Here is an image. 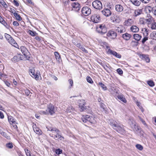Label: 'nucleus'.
Returning <instances> with one entry per match:
<instances>
[{"instance_id":"1","label":"nucleus","mask_w":156,"mask_h":156,"mask_svg":"<svg viewBox=\"0 0 156 156\" xmlns=\"http://www.w3.org/2000/svg\"><path fill=\"white\" fill-rule=\"evenodd\" d=\"M82 119L84 122H86L87 121H89L91 123L94 124L96 122V118L94 117L90 116L89 115L83 116Z\"/></svg>"},{"instance_id":"2","label":"nucleus","mask_w":156,"mask_h":156,"mask_svg":"<svg viewBox=\"0 0 156 156\" xmlns=\"http://www.w3.org/2000/svg\"><path fill=\"white\" fill-rule=\"evenodd\" d=\"M110 125L113 127V128L118 132L122 133L124 132V130L123 128L121 126L116 124L115 121H112L110 122Z\"/></svg>"},{"instance_id":"3","label":"nucleus","mask_w":156,"mask_h":156,"mask_svg":"<svg viewBox=\"0 0 156 156\" xmlns=\"http://www.w3.org/2000/svg\"><path fill=\"white\" fill-rule=\"evenodd\" d=\"M55 112L54 106L52 105H50L48 107L47 109L45 111H43L42 112V113L44 114H47L50 113L51 115L54 114Z\"/></svg>"},{"instance_id":"4","label":"nucleus","mask_w":156,"mask_h":156,"mask_svg":"<svg viewBox=\"0 0 156 156\" xmlns=\"http://www.w3.org/2000/svg\"><path fill=\"white\" fill-rule=\"evenodd\" d=\"M96 30L98 33L102 34L106 33L107 31L106 27L104 24L98 25L97 27Z\"/></svg>"},{"instance_id":"5","label":"nucleus","mask_w":156,"mask_h":156,"mask_svg":"<svg viewBox=\"0 0 156 156\" xmlns=\"http://www.w3.org/2000/svg\"><path fill=\"white\" fill-rule=\"evenodd\" d=\"M93 7L95 9L100 10L102 8V5L101 2L98 0L93 1L92 3Z\"/></svg>"},{"instance_id":"6","label":"nucleus","mask_w":156,"mask_h":156,"mask_svg":"<svg viewBox=\"0 0 156 156\" xmlns=\"http://www.w3.org/2000/svg\"><path fill=\"white\" fill-rule=\"evenodd\" d=\"M81 12L83 15L87 16L90 14L91 9L88 7H84L82 9Z\"/></svg>"},{"instance_id":"7","label":"nucleus","mask_w":156,"mask_h":156,"mask_svg":"<svg viewBox=\"0 0 156 156\" xmlns=\"http://www.w3.org/2000/svg\"><path fill=\"white\" fill-rule=\"evenodd\" d=\"M8 120L14 129H17V127L16 125V122L15 119L12 116L8 117Z\"/></svg>"},{"instance_id":"8","label":"nucleus","mask_w":156,"mask_h":156,"mask_svg":"<svg viewBox=\"0 0 156 156\" xmlns=\"http://www.w3.org/2000/svg\"><path fill=\"white\" fill-rule=\"evenodd\" d=\"M91 20L94 23H98L99 22L100 20V16L98 14H94L91 17Z\"/></svg>"},{"instance_id":"9","label":"nucleus","mask_w":156,"mask_h":156,"mask_svg":"<svg viewBox=\"0 0 156 156\" xmlns=\"http://www.w3.org/2000/svg\"><path fill=\"white\" fill-rule=\"evenodd\" d=\"M111 19L112 21L115 23H119L121 21L120 16L117 15H115L111 17Z\"/></svg>"},{"instance_id":"10","label":"nucleus","mask_w":156,"mask_h":156,"mask_svg":"<svg viewBox=\"0 0 156 156\" xmlns=\"http://www.w3.org/2000/svg\"><path fill=\"white\" fill-rule=\"evenodd\" d=\"M115 30L116 32L120 33H124L126 31V28L122 25H119L115 28Z\"/></svg>"},{"instance_id":"11","label":"nucleus","mask_w":156,"mask_h":156,"mask_svg":"<svg viewBox=\"0 0 156 156\" xmlns=\"http://www.w3.org/2000/svg\"><path fill=\"white\" fill-rule=\"evenodd\" d=\"M107 37L110 38L115 39L117 36L116 33L113 31H109L107 34Z\"/></svg>"},{"instance_id":"12","label":"nucleus","mask_w":156,"mask_h":156,"mask_svg":"<svg viewBox=\"0 0 156 156\" xmlns=\"http://www.w3.org/2000/svg\"><path fill=\"white\" fill-rule=\"evenodd\" d=\"M107 53L108 54L112 55L119 58H120L121 57V55H120L117 53L116 52L112 50L109 48L108 51H107Z\"/></svg>"},{"instance_id":"13","label":"nucleus","mask_w":156,"mask_h":156,"mask_svg":"<svg viewBox=\"0 0 156 156\" xmlns=\"http://www.w3.org/2000/svg\"><path fill=\"white\" fill-rule=\"evenodd\" d=\"M72 5L73 7V10L76 11H78L80 9V6L79 4L77 2H73L72 4Z\"/></svg>"},{"instance_id":"14","label":"nucleus","mask_w":156,"mask_h":156,"mask_svg":"<svg viewBox=\"0 0 156 156\" xmlns=\"http://www.w3.org/2000/svg\"><path fill=\"white\" fill-rule=\"evenodd\" d=\"M133 19L129 18L125 21L124 23V25L126 26H129L133 24Z\"/></svg>"},{"instance_id":"15","label":"nucleus","mask_w":156,"mask_h":156,"mask_svg":"<svg viewBox=\"0 0 156 156\" xmlns=\"http://www.w3.org/2000/svg\"><path fill=\"white\" fill-rule=\"evenodd\" d=\"M101 12L103 15L107 17L110 16L111 14V11L108 9H104Z\"/></svg>"},{"instance_id":"16","label":"nucleus","mask_w":156,"mask_h":156,"mask_svg":"<svg viewBox=\"0 0 156 156\" xmlns=\"http://www.w3.org/2000/svg\"><path fill=\"white\" fill-rule=\"evenodd\" d=\"M20 49L22 52L25 56H27L29 52L27 49L24 46H22L20 47Z\"/></svg>"},{"instance_id":"17","label":"nucleus","mask_w":156,"mask_h":156,"mask_svg":"<svg viewBox=\"0 0 156 156\" xmlns=\"http://www.w3.org/2000/svg\"><path fill=\"white\" fill-rule=\"evenodd\" d=\"M80 102L79 103V107L82 111H83L86 108L85 106H84L86 104L85 101L83 100H80Z\"/></svg>"},{"instance_id":"18","label":"nucleus","mask_w":156,"mask_h":156,"mask_svg":"<svg viewBox=\"0 0 156 156\" xmlns=\"http://www.w3.org/2000/svg\"><path fill=\"white\" fill-rule=\"evenodd\" d=\"M8 41L14 47L17 48L18 47L17 43L12 37L10 38V40Z\"/></svg>"},{"instance_id":"19","label":"nucleus","mask_w":156,"mask_h":156,"mask_svg":"<svg viewBox=\"0 0 156 156\" xmlns=\"http://www.w3.org/2000/svg\"><path fill=\"white\" fill-rule=\"evenodd\" d=\"M145 20L146 23L149 25L151 24L154 20V18L151 16H147V18L145 19Z\"/></svg>"},{"instance_id":"20","label":"nucleus","mask_w":156,"mask_h":156,"mask_svg":"<svg viewBox=\"0 0 156 156\" xmlns=\"http://www.w3.org/2000/svg\"><path fill=\"white\" fill-rule=\"evenodd\" d=\"M116 97L117 98L119 99L122 101L123 102L125 103H126V101L125 98L121 94H119L118 96H117Z\"/></svg>"},{"instance_id":"21","label":"nucleus","mask_w":156,"mask_h":156,"mask_svg":"<svg viewBox=\"0 0 156 156\" xmlns=\"http://www.w3.org/2000/svg\"><path fill=\"white\" fill-rule=\"evenodd\" d=\"M33 128L34 132L38 134H42V132L41 130L38 127H36L35 125V127L34 126H33Z\"/></svg>"},{"instance_id":"22","label":"nucleus","mask_w":156,"mask_h":156,"mask_svg":"<svg viewBox=\"0 0 156 156\" xmlns=\"http://www.w3.org/2000/svg\"><path fill=\"white\" fill-rule=\"evenodd\" d=\"M131 37V35L128 33H126L122 34L123 38L126 41L129 40Z\"/></svg>"},{"instance_id":"23","label":"nucleus","mask_w":156,"mask_h":156,"mask_svg":"<svg viewBox=\"0 0 156 156\" xmlns=\"http://www.w3.org/2000/svg\"><path fill=\"white\" fill-rule=\"evenodd\" d=\"M140 57L143 60H145L147 62H149L150 59L148 56L144 54L140 55Z\"/></svg>"},{"instance_id":"24","label":"nucleus","mask_w":156,"mask_h":156,"mask_svg":"<svg viewBox=\"0 0 156 156\" xmlns=\"http://www.w3.org/2000/svg\"><path fill=\"white\" fill-rule=\"evenodd\" d=\"M115 9L116 11L118 12H122L123 9L122 6L119 4L115 6Z\"/></svg>"},{"instance_id":"25","label":"nucleus","mask_w":156,"mask_h":156,"mask_svg":"<svg viewBox=\"0 0 156 156\" xmlns=\"http://www.w3.org/2000/svg\"><path fill=\"white\" fill-rule=\"evenodd\" d=\"M130 29L131 31L134 33L137 32L139 30V28L137 26L135 25L132 26L130 27Z\"/></svg>"},{"instance_id":"26","label":"nucleus","mask_w":156,"mask_h":156,"mask_svg":"<svg viewBox=\"0 0 156 156\" xmlns=\"http://www.w3.org/2000/svg\"><path fill=\"white\" fill-rule=\"evenodd\" d=\"M110 92L113 96L116 98L119 94H118L119 90L116 89H114L113 91H112V90H110Z\"/></svg>"},{"instance_id":"27","label":"nucleus","mask_w":156,"mask_h":156,"mask_svg":"<svg viewBox=\"0 0 156 156\" xmlns=\"http://www.w3.org/2000/svg\"><path fill=\"white\" fill-rule=\"evenodd\" d=\"M148 27L151 28L152 30L156 29V22L154 20L152 23L149 25Z\"/></svg>"},{"instance_id":"28","label":"nucleus","mask_w":156,"mask_h":156,"mask_svg":"<svg viewBox=\"0 0 156 156\" xmlns=\"http://www.w3.org/2000/svg\"><path fill=\"white\" fill-rule=\"evenodd\" d=\"M140 1V0H131V1L134 5L136 6H139L141 3Z\"/></svg>"},{"instance_id":"29","label":"nucleus","mask_w":156,"mask_h":156,"mask_svg":"<svg viewBox=\"0 0 156 156\" xmlns=\"http://www.w3.org/2000/svg\"><path fill=\"white\" fill-rule=\"evenodd\" d=\"M21 60L20 55L15 56L12 58V60L14 62H18Z\"/></svg>"},{"instance_id":"30","label":"nucleus","mask_w":156,"mask_h":156,"mask_svg":"<svg viewBox=\"0 0 156 156\" xmlns=\"http://www.w3.org/2000/svg\"><path fill=\"white\" fill-rule=\"evenodd\" d=\"M76 45L77 47H78L83 52L85 53L88 52L87 50L85 49L80 44H76Z\"/></svg>"},{"instance_id":"31","label":"nucleus","mask_w":156,"mask_h":156,"mask_svg":"<svg viewBox=\"0 0 156 156\" xmlns=\"http://www.w3.org/2000/svg\"><path fill=\"white\" fill-rule=\"evenodd\" d=\"M142 31L144 36H147L148 35V30L147 29L143 28L142 29Z\"/></svg>"},{"instance_id":"32","label":"nucleus","mask_w":156,"mask_h":156,"mask_svg":"<svg viewBox=\"0 0 156 156\" xmlns=\"http://www.w3.org/2000/svg\"><path fill=\"white\" fill-rule=\"evenodd\" d=\"M56 133V134L55 136V137L54 138L55 139L57 140L58 139H59L60 140H62L64 139V138L63 137L59 135V133Z\"/></svg>"},{"instance_id":"33","label":"nucleus","mask_w":156,"mask_h":156,"mask_svg":"<svg viewBox=\"0 0 156 156\" xmlns=\"http://www.w3.org/2000/svg\"><path fill=\"white\" fill-rule=\"evenodd\" d=\"M134 38L136 40L138 41L140 40L141 36L137 34H135L133 35Z\"/></svg>"},{"instance_id":"34","label":"nucleus","mask_w":156,"mask_h":156,"mask_svg":"<svg viewBox=\"0 0 156 156\" xmlns=\"http://www.w3.org/2000/svg\"><path fill=\"white\" fill-rule=\"evenodd\" d=\"M14 15L17 20L19 21H21L22 20V18L17 13H14Z\"/></svg>"},{"instance_id":"35","label":"nucleus","mask_w":156,"mask_h":156,"mask_svg":"<svg viewBox=\"0 0 156 156\" xmlns=\"http://www.w3.org/2000/svg\"><path fill=\"white\" fill-rule=\"evenodd\" d=\"M40 72L39 71H37L36 74H35L33 76V77L36 80H38L39 79V77L40 76Z\"/></svg>"},{"instance_id":"36","label":"nucleus","mask_w":156,"mask_h":156,"mask_svg":"<svg viewBox=\"0 0 156 156\" xmlns=\"http://www.w3.org/2000/svg\"><path fill=\"white\" fill-rule=\"evenodd\" d=\"M141 11L140 9L136 10L134 11V16H136L141 14Z\"/></svg>"},{"instance_id":"37","label":"nucleus","mask_w":156,"mask_h":156,"mask_svg":"<svg viewBox=\"0 0 156 156\" xmlns=\"http://www.w3.org/2000/svg\"><path fill=\"white\" fill-rule=\"evenodd\" d=\"M151 37L153 40H156V32H153L151 34Z\"/></svg>"},{"instance_id":"38","label":"nucleus","mask_w":156,"mask_h":156,"mask_svg":"<svg viewBox=\"0 0 156 156\" xmlns=\"http://www.w3.org/2000/svg\"><path fill=\"white\" fill-rule=\"evenodd\" d=\"M98 84L101 86L102 89L104 90H107V87L104 84L101 82H99V83Z\"/></svg>"},{"instance_id":"39","label":"nucleus","mask_w":156,"mask_h":156,"mask_svg":"<svg viewBox=\"0 0 156 156\" xmlns=\"http://www.w3.org/2000/svg\"><path fill=\"white\" fill-rule=\"evenodd\" d=\"M134 126V129L133 130L134 131H136V132H137L138 131H139L140 130V129L139 127L137 126H136V124L135 123L134 124V125L132 126V127H133Z\"/></svg>"},{"instance_id":"40","label":"nucleus","mask_w":156,"mask_h":156,"mask_svg":"<svg viewBox=\"0 0 156 156\" xmlns=\"http://www.w3.org/2000/svg\"><path fill=\"white\" fill-rule=\"evenodd\" d=\"M136 147L140 151H142L143 149V146H142L141 145L139 144H137L136 145Z\"/></svg>"},{"instance_id":"41","label":"nucleus","mask_w":156,"mask_h":156,"mask_svg":"<svg viewBox=\"0 0 156 156\" xmlns=\"http://www.w3.org/2000/svg\"><path fill=\"white\" fill-rule=\"evenodd\" d=\"M148 84L151 87H153L154 86V82L152 80H149L147 81Z\"/></svg>"},{"instance_id":"42","label":"nucleus","mask_w":156,"mask_h":156,"mask_svg":"<svg viewBox=\"0 0 156 156\" xmlns=\"http://www.w3.org/2000/svg\"><path fill=\"white\" fill-rule=\"evenodd\" d=\"M35 70L34 68L30 69L29 71V74L32 76V75L34 76L35 74Z\"/></svg>"},{"instance_id":"43","label":"nucleus","mask_w":156,"mask_h":156,"mask_svg":"<svg viewBox=\"0 0 156 156\" xmlns=\"http://www.w3.org/2000/svg\"><path fill=\"white\" fill-rule=\"evenodd\" d=\"M87 80L88 82L92 84L93 83V81L92 79L89 76H87Z\"/></svg>"},{"instance_id":"44","label":"nucleus","mask_w":156,"mask_h":156,"mask_svg":"<svg viewBox=\"0 0 156 156\" xmlns=\"http://www.w3.org/2000/svg\"><path fill=\"white\" fill-rule=\"evenodd\" d=\"M47 129H48V131H51V132L53 131H54V130L57 129L55 128H53L51 126H48L47 127Z\"/></svg>"},{"instance_id":"45","label":"nucleus","mask_w":156,"mask_h":156,"mask_svg":"<svg viewBox=\"0 0 156 156\" xmlns=\"http://www.w3.org/2000/svg\"><path fill=\"white\" fill-rule=\"evenodd\" d=\"M73 110V107L70 106L68 107L66 109V112H71Z\"/></svg>"},{"instance_id":"46","label":"nucleus","mask_w":156,"mask_h":156,"mask_svg":"<svg viewBox=\"0 0 156 156\" xmlns=\"http://www.w3.org/2000/svg\"><path fill=\"white\" fill-rule=\"evenodd\" d=\"M140 120V121L142 122L143 124L146 127H147V125L146 123L145 122L144 120L140 117L139 116H138Z\"/></svg>"},{"instance_id":"47","label":"nucleus","mask_w":156,"mask_h":156,"mask_svg":"<svg viewBox=\"0 0 156 156\" xmlns=\"http://www.w3.org/2000/svg\"><path fill=\"white\" fill-rule=\"evenodd\" d=\"M54 54L56 59L58 60L60 58L59 53L58 52L55 51L54 52Z\"/></svg>"},{"instance_id":"48","label":"nucleus","mask_w":156,"mask_h":156,"mask_svg":"<svg viewBox=\"0 0 156 156\" xmlns=\"http://www.w3.org/2000/svg\"><path fill=\"white\" fill-rule=\"evenodd\" d=\"M25 151L27 156H31L30 151L27 149H25Z\"/></svg>"},{"instance_id":"49","label":"nucleus","mask_w":156,"mask_h":156,"mask_svg":"<svg viewBox=\"0 0 156 156\" xmlns=\"http://www.w3.org/2000/svg\"><path fill=\"white\" fill-rule=\"evenodd\" d=\"M5 36L8 41L10 40V38L12 37L9 35L7 34H5Z\"/></svg>"},{"instance_id":"50","label":"nucleus","mask_w":156,"mask_h":156,"mask_svg":"<svg viewBox=\"0 0 156 156\" xmlns=\"http://www.w3.org/2000/svg\"><path fill=\"white\" fill-rule=\"evenodd\" d=\"M1 135L8 140L10 139V136L7 135L5 132H3Z\"/></svg>"},{"instance_id":"51","label":"nucleus","mask_w":156,"mask_h":156,"mask_svg":"<svg viewBox=\"0 0 156 156\" xmlns=\"http://www.w3.org/2000/svg\"><path fill=\"white\" fill-rule=\"evenodd\" d=\"M147 10H148L150 13L151 12H153V7H151L150 6H148L146 8Z\"/></svg>"},{"instance_id":"52","label":"nucleus","mask_w":156,"mask_h":156,"mask_svg":"<svg viewBox=\"0 0 156 156\" xmlns=\"http://www.w3.org/2000/svg\"><path fill=\"white\" fill-rule=\"evenodd\" d=\"M6 146L9 148H12L13 147L12 144L10 143L7 144H6Z\"/></svg>"},{"instance_id":"53","label":"nucleus","mask_w":156,"mask_h":156,"mask_svg":"<svg viewBox=\"0 0 156 156\" xmlns=\"http://www.w3.org/2000/svg\"><path fill=\"white\" fill-rule=\"evenodd\" d=\"M56 154H59L62 153V150L60 149H56L55 151Z\"/></svg>"},{"instance_id":"54","label":"nucleus","mask_w":156,"mask_h":156,"mask_svg":"<svg viewBox=\"0 0 156 156\" xmlns=\"http://www.w3.org/2000/svg\"><path fill=\"white\" fill-rule=\"evenodd\" d=\"M29 34L33 36H34L36 34V33L35 32H34L31 30H29Z\"/></svg>"},{"instance_id":"55","label":"nucleus","mask_w":156,"mask_h":156,"mask_svg":"<svg viewBox=\"0 0 156 156\" xmlns=\"http://www.w3.org/2000/svg\"><path fill=\"white\" fill-rule=\"evenodd\" d=\"M0 3L4 7H5V6H7L6 3L3 0H0Z\"/></svg>"},{"instance_id":"56","label":"nucleus","mask_w":156,"mask_h":156,"mask_svg":"<svg viewBox=\"0 0 156 156\" xmlns=\"http://www.w3.org/2000/svg\"><path fill=\"white\" fill-rule=\"evenodd\" d=\"M148 37L147 36H144V37L143 39L142 42L143 44H144L145 42L146 41L148 40Z\"/></svg>"},{"instance_id":"57","label":"nucleus","mask_w":156,"mask_h":156,"mask_svg":"<svg viewBox=\"0 0 156 156\" xmlns=\"http://www.w3.org/2000/svg\"><path fill=\"white\" fill-rule=\"evenodd\" d=\"M117 72L120 75L122 74L123 73L121 69H118L117 70Z\"/></svg>"},{"instance_id":"58","label":"nucleus","mask_w":156,"mask_h":156,"mask_svg":"<svg viewBox=\"0 0 156 156\" xmlns=\"http://www.w3.org/2000/svg\"><path fill=\"white\" fill-rule=\"evenodd\" d=\"M13 25L14 26H18L19 25V23L17 21H14L13 22Z\"/></svg>"},{"instance_id":"59","label":"nucleus","mask_w":156,"mask_h":156,"mask_svg":"<svg viewBox=\"0 0 156 156\" xmlns=\"http://www.w3.org/2000/svg\"><path fill=\"white\" fill-rule=\"evenodd\" d=\"M103 47L105 48H106L107 49H108L109 48L108 44L106 42L103 43Z\"/></svg>"},{"instance_id":"60","label":"nucleus","mask_w":156,"mask_h":156,"mask_svg":"<svg viewBox=\"0 0 156 156\" xmlns=\"http://www.w3.org/2000/svg\"><path fill=\"white\" fill-rule=\"evenodd\" d=\"M13 3L14 4L17 6H18L19 5L18 2L15 0H14L13 1Z\"/></svg>"},{"instance_id":"61","label":"nucleus","mask_w":156,"mask_h":156,"mask_svg":"<svg viewBox=\"0 0 156 156\" xmlns=\"http://www.w3.org/2000/svg\"><path fill=\"white\" fill-rule=\"evenodd\" d=\"M100 106L101 108L103 109V110H105V105L104 104L101 103Z\"/></svg>"},{"instance_id":"62","label":"nucleus","mask_w":156,"mask_h":156,"mask_svg":"<svg viewBox=\"0 0 156 156\" xmlns=\"http://www.w3.org/2000/svg\"><path fill=\"white\" fill-rule=\"evenodd\" d=\"M153 13L156 16V6H155L153 7Z\"/></svg>"},{"instance_id":"63","label":"nucleus","mask_w":156,"mask_h":156,"mask_svg":"<svg viewBox=\"0 0 156 156\" xmlns=\"http://www.w3.org/2000/svg\"><path fill=\"white\" fill-rule=\"evenodd\" d=\"M142 2L144 3H148L150 0H140Z\"/></svg>"},{"instance_id":"64","label":"nucleus","mask_w":156,"mask_h":156,"mask_svg":"<svg viewBox=\"0 0 156 156\" xmlns=\"http://www.w3.org/2000/svg\"><path fill=\"white\" fill-rule=\"evenodd\" d=\"M145 21V19L144 18H141L140 19V22L142 24H144Z\"/></svg>"}]
</instances>
